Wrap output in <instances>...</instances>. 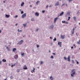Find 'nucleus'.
I'll return each mask as SVG.
<instances>
[{"label":"nucleus","mask_w":80,"mask_h":80,"mask_svg":"<svg viewBox=\"0 0 80 80\" xmlns=\"http://www.w3.org/2000/svg\"><path fill=\"white\" fill-rule=\"evenodd\" d=\"M23 40H21L20 41H19V42L17 43V44L18 45H21L23 43Z\"/></svg>","instance_id":"1"},{"label":"nucleus","mask_w":80,"mask_h":80,"mask_svg":"<svg viewBox=\"0 0 80 80\" xmlns=\"http://www.w3.org/2000/svg\"><path fill=\"white\" fill-rule=\"evenodd\" d=\"M27 15H26V13H25L22 15V18H24V17H25Z\"/></svg>","instance_id":"2"},{"label":"nucleus","mask_w":80,"mask_h":80,"mask_svg":"<svg viewBox=\"0 0 80 80\" xmlns=\"http://www.w3.org/2000/svg\"><path fill=\"white\" fill-rule=\"evenodd\" d=\"M35 15L36 16V17H38V16H39V13L37 12H36V13H35Z\"/></svg>","instance_id":"3"},{"label":"nucleus","mask_w":80,"mask_h":80,"mask_svg":"<svg viewBox=\"0 0 80 80\" xmlns=\"http://www.w3.org/2000/svg\"><path fill=\"white\" fill-rule=\"evenodd\" d=\"M74 75H75V71H74V72H73L72 74H71V77H73Z\"/></svg>","instance_id":"4"},{"label":"nucleus","mask_w":80,"mask_h":80,"mask_svg":"<svg viewBox=\"0 0 80 80\" xmlns=\"http://www.w3.org/2000/svg\"><path fill=\"white\" fill-rule=\"evenodd\" d=\"M28 68L27 67V66H26V65H24V66L23 67V69H24V70H27L28 69Z\"/></svg>","instance_id":"5"},{"label":"nucleus","mask_w":80,"mask_h":80,"mask_svg":"<svg viewBox=\"0 0 80 80\" xmlns=\"http://www.w3.org/2000/svg\"><path fill=\"white\" fill-rule=\"evenodd\" d=\"M60 4H59V2H58V1H57V2L56 3V4H55V6H58Z\"/></svg>","instance_id":"6"},{"label":"nucleus","mask_w":80,"mask_h":80,"mask_svg":"<svg viewBox=\"0 0 80 80\" xmlns=\"http://www.w3.org/2000/svg\"><path fill=\"white\" fill-rule=\"evenodd\" d=\"M5 17L6 18H9V17H10V15H8L7 14H6Z\"/></svg>","instance_id":"7"},{"label":"nucleus","mask_w":80,"mask_h":80,"mask_svg":"<svg viewBox=\"0 0 80 80\" xmlns=\"http://www.w3.org/2000/svg\"><path fill=\"white\" fill-rule=\"evenodd\" d=\"M68 62H70V56H68Z\"/></svg>","instance_id":"8"},{"label":"nucleus","mask_w":80,"mask_h":80,"mask_svg":"<svg viewBox=\"0 0 80 80\" xmlns=\"http://www.w3.org/2000/svg\"><path fill=\"white\" fill-rule=\"evenodd\" d=\"M14 58L15 59H17L18 58V55H16L14 56Z\"/></svg>","instance_id":"9"},{"label":"nucleus","mask_w":80,"mask_h":80,"mask_svg":"<svg viewBox=\"0 0 80 80\" xmlns=\"http://www.w3.org/2000/svg\"><path fill=\"white\" fill-rule=\"evenodd\" d=\"M65 35H61V38L62 39H64V38H65Z\"/></svg>","instance_id":"10"},{"label":"nucleus","mask_w":80,"mask_h":80,"mask_svg":"<svg viewBox=\"0 0 80 80\" xmlns=\"http://www.w3.org/2000/svg\"><path fill=\"white\" fill-rule=\"evenodd\" d=\"M16 50H17V49H16V48H14L12 49V52H15Z\"/></svg>","instance_id":"11"},{"label":"nucleus","mask_w":80,"mask_h":80,"mask_svg":"<svg viewBox=\"0 0 80 80\" xmlns=\"http://www.w3.org/2000/svg\"><path fill=\"white\" fill-rule=\"evenodd\" d=\"M63 13H64V12H62L60 13V16H62V15H63Z\"/></svg>","instance_id":"12"},{"label":"nucleus","mask_w":80,"mask_h":80,"mask_svg":"<svg viewBox=\"0 0 80 80\" xmlns=\"http://www.w3.org/2000/svg\"><path fill=\"white\" fill-rule=\"evenodd\" d=\"M24 2H22L21 4V7H23V5H24Z\"/></svg>","instance_id":"13"},{"label":"nucleus","mask_w":80,"mask_h":80,"mask_svg":"<svg viewBox=\"0 0 80 80\" xmlns=\"http://www.w3.org/2000/svg\"><path fill=\"white\" fill-rule=\"evenodd\" d=\"M62 23H67V24H68V22H66L65 21H62Z\"/></svg>","instance_id":"14"},{"label":"nucleus","mask_w":80,"mask_h":80,"mask_svg":"<svg viewBox=\"0 0 80 80\" xmlns=\"http://www.w3.org/2000/svg\"><path fill=\"white\" fill-rule=\"evenodd\" d=\"M2 62H6V61L5 60V59H3L2 60Z\"/></svg>","instance_id":"15"},{"label":"nucleus","mask_w":80,"mask_h":80,"mask_svg":"<svg viewBox=\"0 0 80 80\" xmlns=\"http://www.w3.org/2000/svg\"><path fill=\"white\" fill-rule=\"evenodd\" d=\"M58 45L60 46V47H61V44H60V42H58Z\"/></svg>","instance_id":"16"},{"label":"nucleus","mask_w":80,"mask_h":80,"mask_svg":"<svg viewBox=\"0 0 80 80\" xmlns=\"http://www.w3.org/2000/svg\"><path fill=\"white\" fill-rule=\"evenodd\" d=\"M50 79L51 80H53V78H52V76H51L50 77Z\"/></svg>","instance_id":"17"},{"label":"nucleus","mask_w":80,"mask_h":80,"mask_svg":"<svg viewBox=\"0 0 80 80\" xmlns=\"http://www.w3.org/2000/svg\"><path fill=\"white\" fill-rule=\"evenodd\" d=\"M73 18L74 19V20H76V17H74Z\"/></svg>","instance_id":"18"},{"label":"nucleus","mask_w":80,"mask_h":80,"mask_svg":"<svg viewBox=\"0 0 80 80\" xmlns=\"http://www.w3.org/2000/svg\"><path fill=\"white\" fill-rule=\"evenodd\" d=\"M7 49H8L9 51H10V48H8V47H6Z\"/></svg>","instance_id":"19"},{"label":"nucleus","mask_w":80,"mask_h":80,"mask_svg":"<svg viewBox=\"0 0 80 80\" xmlns=\"http://www.w3.org/2000/svg\"><path fill=\"white\" fill-rule=\"evenodd\" d=\"M21 55L22 56H23V55H24V53L23 52L22 53H21Z\"/></svg>","instance_id":"20"},{"label":"nucleus","mask_w":80,"mask_h":80,"mask_svg":"<svg viewBox=\"0 0 80 80\" xmlns=\"http://www.w3.org/2000/svg\"><path fill=\"white\" fill-rule=\"evenodd\" d=\"M24 27H25V26H26L27 25V23L26 24H23Z\"/></svg>","instance_id":"21"},{"label":"nucleus","mask_w":80,"mask_h":80,"mask_svg":"<svg viewBox=\"0 0 80 80\" xmlns=\"http://www.w3.org/2000/svg\"><path fill=\"white\" fill-rule=\"evenodd\" d=\"M18 32H22V30H19V29H18Z\"/></svg>","instance_id":"22"},{"label":"nucleus","mask_w":80,"mask_h":80,"mask_svg":"<svg viewBox=\"0 0 80 80\" xmlns=\"http://www.w3.org/2000/svg\"><path fill=\"white\" fill-rule=\"evenodd\" d=\"M57 40V39H56V38H55L54 39H53V41L55 42V41H56Z\"/></svg>","instance_id":"23"},{"label":"nucleus","mask_w":80,"mask_h":80,"mask_svg":"<svg viewBox=\"0 0 80 80\" xmlns=\"http://www.w3.org/2000/svg\"><path fill=\"white\" fill-rule=\"evenodd\" d=\"M72 0H68V1L69 3H70L71 2H72Z\"/></svg>","instance_id":"24"},{"label":"nucleus","mask_w":80,"mask_h":80,"mask_svg":"<svg viewBox=\"0 0 80 80\" xmlns=\"http://www.w3.org/2000/svg\"><path fill=\"white\" fill-rule=\"evenodd\" d=\"M58 19V18L57 17L54 19V20H57Z\"/></svg>","instance_id":"25"},{"label":"nucleus","mask_w":80,"mask_h":80,"mask_svg":"<svg viewBox=\"0 0 80 80\" xmlns=\"http://www.w3.org/2000/svg\"><path fill=\"white\" fill-rule=\"evenodd\" d=\"M70 17H68V20H70Z\"/></svg>","instance_id":"26"},{"label":"nucleus","mask_w":80,"mask_h":80,"mask_svg":"<svg viewBox=\"0 0 80 80\" xmlns=\"http://www.w3.org/2000/svg\"><path fill=\"white\" fill-rule=\"evenodd\" d=\"M76 62H77V64H78V63H79V62H78L77 61V60H76Z\"/></svg>","instance_id":"27"},{"label":"nucleus","mask_w":80,"mask_h":80,"mask_svg":"<svg viewBox=\"0 0 80 80\" xmlns=\"http://www.w3.org/2000/svg\"><path fill=\"white\" fill-rule=\"evenodd\" d=\"M65 5V3H63V4L62 5L61 7H63V6H64V5Z\"/></svg>","instance_id":"28"},{"label":"nucleus","mask_w":80,"mask_h":80,"mask_svg":"<svg viewBox=\"0 0 80 80\" xmlns=\"http://www.w3.org/2000/svg\"><path fill=\"white\" fill-rule=\"evenodd\" d=\"M70 12H68L67 13V15H70Z\"/></svg>","instance_id":"29"},{"label":"nucleus","mask_w":80,"mask_h":80,"mask_svg":"<svg viewBox=\"0 0 80 80\" xmlns=\"http://www.w3.org/2000/svg\"><path fill=\"white\" fill-rule=\"evenodd\" d=\"M20 72V69H18L17 70V72Z\"/></svg>","instance_id":"30"},{"label":"nucleus","mask_w":80,"mask_h":80,"mask_svg":"<svg viewBox=\"0 0 80 80\" xmlns=\"http://www.w3.org/2000/svg\"><path fill=\"white\" fill-rule=\"evenodd\" d=\"M51 58H53V56H51Z\"/></svg>","instance_id":"31"},{"label":"nucleus","mask_w":80,"mask_h":80,"mask_svg":"<svg viewBox=\"0 0 80 80\" xmlns=\"http://www.w3.org/2000/svg\"><path fill=\"white\" fill-rule=\"evenodd\" d=\"M23 11H22L21 12V14H23Z\"/></svg>","instance_id":"32"},{"label":"nucleus","mask_w":80,"mask_h":80,"mask_svg":"<svg viewBox=\"0 0 80 80\" xmlns=\"http://www.w3.org/2000/svg\"><path fill=\"white\" fill-rule=\"evenodd\" d=\"M72 62L73 63H75V62L74 61H73V60H72Z\"/></svg>","instance_id":"33"},{"label":"nucleus","mask_w":80,"mask_h":80,"mask_svg":"<svg viewBox=\"0 0 80 80\" xmlns=\"http://www.w3.org/2000/svg\"><path fill=\"white\" fill-rule=\"evenodd\" d=\"M40 47V46H39V45H37V48H38V47Z\"/></svg>","instance_id":"34"},{"label":"nucleus","mask_w":80,"mask_h":80,"mask_svg":"<svg viewBox=\"0 0 80 80\" xmlns=\"http://www.w3.org/2000/svg\"><path fill=\"white\" fill-rule=\"evenodd\" d=\"M51 27L52 28H53V25H52L51 26Z\"/></svg>","instance_id":"35"},{"label":"nucleus","mask_w":80,"mask_h":80,"mask_svg":"<svg viewBox=\"0 0 80 80\" xmlns=\"http://www.w3.org/2000/svg\"><path fill=\"white\" fill-rule=\"evenodd\" d=\"M64 59H65V60H67V58H66V57H64Z\"/></svg>","instance_id":"36"},{"label":"nucleus","mask_w":80,"mask_h":80,"mask_svg":"<svg viewBox=\"0 0 80 80\" xmlns=\"http://www.w3.org/2000/svg\"><path fill=\"white\" fill-rule=\"evenodd\" d=\"M75 70V69H73L72 70V72H73Z\"/></svg>","instance_id":"37"},{"label":"nucleus","mask_w":80,"mask_h":80,"mask_svg":"<svg viewBox=\"0 0 80 80\" xmlns=\"http://www.w3.org/2000/svg\"><path fill=\"white\" fill-rule=\"evenodd\" d=\"M42 63H43V62L41 61L40 62V64L41 65H42Z\"/></svg>","instance_id":"38"},{"label":"nucleus","mask_w":80,"mask_h":80,"mask_svg":"<svg viewBox=\"0 0 80 80\" xmlns=\"http://www.w3.org/2000/svg\"><path fill=\"white\" fill-rule=\"evenodd\" d=\"M45 11L43 10L42 11V12L43 13H45Z\"/></svg>","instance_id":"39"},{"label":"nucleus","mask_w":80,"mask_h":80,"mask_svg":"<svg viewBox=\"0 0 80 80\" xmlns=\"http://www.w3.org/2000/svg\"><path fill=\"white\" fill-rule=\"evenodd\" d=\"M74 30H75V28H74L72 29V31H74Z\"/></svg>","instance_id":"40"},{"label":"nucleus","mask_w":80,"mask_h":80,"mask_svg":"<svg viewBox=\"0 0 80 80\" xmlns=\"http://www.w3.org/2000/svg\"><path fill=\"white\" fill-rule=\"evenodd\" d=\"M18 17V15H16L15 16V18H17Z\"/></svg>","instance_id":"41"},{"label":"nucleus","mask_w":80,"mask_h":80,"mask_svg":"<svg viewBox=\"0 0 80 80\" xmlns=\"http://www.w3.org/2000/svg\"><path fill=\"white\" fill-rule=\"evenodd\" d=\"M78 44H80V42H78Z\"/></svg>","instance_id":"42"},{"label":"nucleus","mask_w":80,"mask_h":80,"mask_svg":"<svg viewBox=\"0 0 80 80\" xmlns=\"http://www.w3.org/2000/svg\"><path fill=\"white\" fill-rule=\"evenodd\" d=\"M78 13H79V11H78L77 12V14H78Z\"/></svg>","instance_id":"43"},{"label":"nucleus","mask_w":80,"mask_h":80,"mask_svg":"<svg viewBox=\"0 0 80 80\" xmlns=\"http://www.w3.org/2000/svg\"><path fill=\"white\" fill-rule=\"evenodd\" d=\"M74 33V31H72V34H73Z\"/></svg>","instance_id":"44"},{"label":"nucleus","mask_w":80,"mask_h":80,"mask_svg":"<svg viewBox=\"0 0 80 80\" xmlns=\"http://www.w3.org/2000/svg\"><path fill=\"white\" fill-rule=\"evenodd\" d=\"M48 5H47V6L46 7V8H48Z\"/></svg>","instance_id":"45"},{"label":"nucleus","mask_w":80,"mask_h":80,"mask_svg":"<svg viewBox=\"0 0 80 80\" xmlns=\"http://www.w3.org/2000/svg\"><path fill=\"white\" fill-rule=\"evenodd\" d=\"M31 20H34V18H32L31 19Z\"/></svg>","instance_id":"46"},{"label":"nucleus","mask_w":80,"mask_h":80,"mask_svg":"<svg viewBox=\"0 0 80 80\" xmlns=\"http://www.w3.org/2000/svg\"><path fill=\"white\" fill-rule=\"evenodd\" d=\"M37 2L38 3H40V1H38Z\"/></svg>","instance_id":"47"},{"label":"nucleus","mask_w":80,"mask_h":80,"mask_svg":"<svg viewBox=\"0 0 80 80\" xmlns=\"http://www.w3.org/2000/svg\"><path fill=\"white\" fill-rule=\"evenodd\" d=\"M36 5H38V2H36Z\"/></svg>","instance_id":"48"},{"label":"nucleus","mask_w":80,"mask_h":80,"mask_svg":"<svg viewBox=\"0 0 80 80\" xmlns=\"http://www.w3.org/2000/svg\"><path fill=\"white\" fill-rule=\"evenodd\" d=\"M65 5H66V7H67V6H68V4H65Z\"/></svg>","instance_id":"49"},{"label":"nucleus","mask_w":80,"mask_h":80,"mask_svg":"<svg viewBox=\"0 0 80 80\" xmlns=\"http://www.w3.org/2000/svg\"><path fill=\"white\" fill-rule=\"evenodd\" d=\"M2 63V61H0V64H1Z\"/></svg>","instance_id":"50"},{"label":"nucleus","mask_w":80,"mask_h":80,"mask_svg":"<svg viewBox=\"0 0 80 80\" xmlns=\"http://www.w3.org/2000/svg\"><path fill=\"white\" fill-rule=\"evenodd\" d=\"M52 54H53V55H55V53H52Z\"/></svg>","instance_id":"51"},{"label":"nucleus","mask_w":80,"mask_h":80,"mask_svg":"<svg viewBox=\"0 0 80 80\" xmlns=\"http://www.w3.org/2000/svg\"><path fill=\"white\" fill-rule=\"evenodd\" d=\"M38 29H36V31L37 32V31H38Z\"/></svg>","instance_id":"52"},{"label":"nucleus","mask_w":80,"mask_h":80,"mask_svg":"<svg viewBox=\"0 0 80 80\" xmlns=\"http://www.w3.org/2000/svg\"><path fill=\"white\" fill-rule=\"evenodd\" d=\"M49 53H50V52H51V51H50V50L49 51Z\"/></svg>","instance_id":"53"},{"label":"nucleus","mask_w":80,"mask_h":80,"mask_svg":"<svg viewBox=\"0 0 80 80\" xmlns=\"http://www.w3.org/2000/svg\"><path fill=\"white\" fill-rule=\"evenodd\" d=\"M13 65H11V67H13Z\"/></svg>","instance_id":"54"},{"label":"nucleus","mask_w":80,"mask_h":80,"mask_svg":"<svg viewBox=\"0 0 80 80\" xmlns=\"http://www.w3.org/2000/svg\"><path fill=\"white\" fill-rule=\"evenodd\" d=\"M2 11H3V9H1Z\"/></svg>","instance_id":"55"},{"label":"nucleus","mask_w":80,"mask_h":80,"mask_svg":"<svg viewBox=\"0 0 80 80\" xmlns=\"http://www.w3.org/2000/svg\"><path fill=\"white\" fill-rule=\"evenodd\" d=\"M73 48V47H71V48L72 49Z\"/></svg>","instance_id":"56"},{"label":"nucleus","mask_w":80,"mask_h":80,"mask_svg":"<svg viewBox=\"0 0 80 80\" xmlns=\"http://www.w3.org/2000/svg\"><path fill=\"white\" fill-rule=\"evenodd\" d=\"M15 63H14V65H13V66H15Z\"/></svg>","instance_id":"57"},{"label":"nucleus","mask_w":80,"mask_h":80,"mask_svg":"<svg viewBox=\"0 0 80 80\" xmlns=\"http://www.w3.org/2000/svg\"><path fill=\"white\" fill-rule=\"evenodd\" d=\"M19 11H22V9H19Z\"/></svg>","instance_id":"58"},{"label":"nucleus","mask_w":80,"mask_h":80,"mask_svg":"<svg viewBox=\"0 0 80 80\" xmlns=\"http://www.w3.org/2000/svg\"><path fill=\"white\" fill-rule=\"evenodd\" d=\"M54 22V23H55L56 22V20H55Z\"/></svg>","instance_id":"59"},{"label":"nucleus","mask_w":80,"mask_h":80,"mask_svg":"<svg viewBox=\"0 0 80 80\" xmlns=\"http://www.w3.org/2000/svg\"><path fill=\"white\" fill-rule=\"evenodd\" d=\"M33 70H35V68H33Z\"/></svg>","instance_id":"60"},{"label":"nucleus","mask_w":80,"mask_h":80,"mask_svg":"<svg viewBox=\"0 0 80 80\" xmlns=\"http://www.w3.org/2000/svg\"><path fill=\"white\" fill-rule=\"evenodd\" d=\"M32 71L34 72H35V70H32Z\"/></svg>","instance_id":"61"},{"label":"nucleus","mask_w":80,"mask_h":80,"mask_svg":"<svg viewBox=\"0 0 80 80\" xmlns=\"http://www.w3.org/2000/svg\"><path fill=\"white\" fill-rule=\"evenodd\" d=\"M1 32H2V31H1V30H0V33H1Z\"/></svg>","instance_id":"62"},{"label":"nucleus","mask_w":80,"mask_h":80,"mask_svg":"<svg viewBox=\"0 0 80 80\" xmlns=\"http://www.w3.org/2000/svg\"><path fill=\"white\" fill-rule=\"evenodd\" d=\"M17 23L16 24V26H17Z\"/></svg>","instance_id":"63"},{"label":"nucleus","mask_w":80,"mask_h":80,"mask_svg":"<svg viewBox=\"0 0 80 80\" xmlns=\"http://www.w3.org/2000/svg\"><path fill=\"white\" fill-rule=\"evenodd\" d=\"M30 7H32V6L31 5L30 6Z\"/></svg>","instance_id":"64"}]
</instances>
